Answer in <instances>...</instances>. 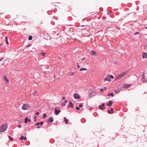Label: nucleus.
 <instances>
[{"label":"nucleus","mask_w":147,"mask_h":147,"mask_svg":"<svg viewBox=\"0 0 147 147\" xmlns=\"http://www.w3.org/2000/svg\"><path fill=\"white\" fill-rule=\"evenodd\" d=\"M105 107V104L104 103H102L101 105H100L99 106V109L102 110H103L104 109Z\"/></svg>","instance_id":"423d86ee"},{"label":"nucleus","mask_w":147,"mask_h":147,"mask_svg":"<svg viewBox=\"0 0 147 147\" xmlns=\"http://www.w3.org/2000/svg\"><path fill=\"white\" fill-rule=\"evenodd\" d=\"M69 106H70L72 108H73L74 107V105H73V104L72 103V102H71L69 103Z\"/></svg>","instance_id":"f3484780"},{"label":"nucleus","mask_w":147,"mask_h":147,"mask_svg":"<svg viewBox=\"0 0 147 147\" xmlns=\"http://www.w3.org/2000/svg\"><path fill=\"white\" fill-rule=\"evenodd\" d=\"M87 70V69L86 68H80V71H82L83 70Z\"/></svg>","instance_id":"4be33fe9"},{"label":"nucleus","mask_w":147,"mask_h":147,"mask_svg":"<svg viewBox=\"0 0 147 147\" xmlns=\"http://www.w3.org/2000/svg\"><path fill=\"white\" fill-rule=\"evenodd\" d=\"M75 74V72H71L69 74V76H72L74 75Z\"/></svg>","instance_id":"5701e85b"},{"label":"nucleus","mask_w":147,"mask_h":147,"mask_svg":"<svg viewBox=\"0 0 147 147\" xmlns=\"http://www.w3.org/2000/svg\"><path fill=\"white\" fill-rule=\"evenodd\" d=\"M111 78L113 79L114 77L111 75H108L107 77L104 79V81H107L108 82H110L111 81Z\"/></svg>","instance_id":"7ed1b4c3"},{"label":"nucleus","mask_w":147,"mask_h":147,"mask_svg":"<svg viewBox=\"0 0 147 147\" xmlns=\"http://www.w3.org/2000/svg\"><path fill=\"white\" fill-rule=\"evenodd\" d=\"M113 103V101L111 100H110L109 101V103L107 105L109 107L110 106L112 105Z\"/></svg>","instance_id":"f8f14e48"},{"label":"nucleus","mask_w":147,"mask_h":147,"mask_svg":"<svg viewBox=\"0 0 147 147\" xmlns=\"http://www.w3.org/2000/svg\"><path fill=\"white\" fill-rule=\"evenodd\" d=\"M91 54L92 55H95L96 56L97 55V53H96V52L93 51H92L91 52Z\"/></svg>","instance_id":"9d476101"},{"label":"nucleus","mask_w":147,"mask_h":147,"mask_svg":"<svg viewBox=\"0 0 147 147\" xmlns=\"http://www.w3.org/2000/svg\"><path fill=\"white\" fill-rule=\"evenodd\" d=\"M47 117V115L46 114H44L43 115V117L44 118H45Z\"/></svg>","instance_id":"c85d7f7f"},{"label":"nucleus","mask_w":147,"mask_h":147,"mask_svg":"<svg viewBox=\"0 0 147 147\" xmlns=\"http://www.w3.org/2000/svg\"><path fill=\"white\" fill-rule=\"evenodd\" d=\"M64 121L65 122V124H67L68 122V120H67L66 118L65 117H64Z\"/></svg>","instance_id":"2eb2a0df"},{"label":"nucleus","mask_w":147,"mask_h":147,"mask_svg":"<svg viewBox=\"0 0 147 147\" xmlns=\"http://www.w3.org/2000/svg\"><path fill=\"white\" fill-rule=\"evenodd\" d=\"M7 127V124L2 125L0 128V132H2L5 131Z\"/></svg>","instance_id":"f257e3e1"},{"label":"nucleus","mask_w":147,"mask_h":147,"mask_svg":"<svg viewBox=\"0 0 147 147\" xmlns=\"http://www.w3.org/2000/svg\"><path fill=\"white\" fill-rule=\"evenodd\" d=\"M65 97H62V99L63 100H64V99H65Z\"/></svg>","instance_id":"a18cd8bd"},{"label":"nucleus","mask_w":147,"mask_h":147,"mask_svg":"<svg viewBox=\"0 0 147 147\" xmlns=\"http://www.w3.org/2000/svg\"><path fill=\"white\" fill-rule=\"evenodd\" d=\"M103 89H104V90H106V87H104L103 88H102Z\"/></svg>","instance_id":"a19ab883"},{"label":"nucleus","mask_w":147,"mask_h":147,"mask_svg":"<svg viewBox=\"0 0 147 147\" xmlns=\"http://www.w3.org/2000/svg\"><path fill=\"white\" fill-rule=\"evenodd\" d=\"M35 114L37 115H38L39 114V113L38 112H36V113Z\"/></svg>","instance_id":"e433bc0d"},{"label":"nucleus","mask_w":147,"mask_h":147,"mask_svg":"<svg viewBox=\"0 0 147 147\" xmlns=\"http://www.w3.org/2000/svg\"><path fill=\"white\" fill-rule=\"evenodd\" d=\"M55 114L56 115H58L59 113L60 112V110H57V108H55Z\"/></svg>","instance_id":"1a4fd4ad"},{"label":"nucleus","mask_w":147,"mask_h":147,"mask_svg":"<svg viewBox=\"0 0 147 147\" xmlns=\"http://www.w3.org/2000/svg\"><path fill=\"white\" fill-rule=\"evenodd\" d=\"M74 97L75 98L78 99H79L80 98V96L77 93H75L74 95Z\"/></svg>","instance_id":"39448f33"},{"label":"nucleus","mask_w":147,"mask_h":147,"mask_svg":"<svg viewBox=\"0 0 147 147\" xmlns=\"http://www.w3.org/2000/svg\"><path fill=\"white\" fill-rule=\"evenodd\" d=\"M114 91L115 93L116 94L118 93L119 92V90H115Z\"/></svg>","instance_id":"b1692460"},{"label":"nucleus","mask_w":147,"mask_h":147,"mask_svg":"<svg viewBox=\"0 0 147 147\" xmlns=\"http://www.w3.org/2000/svg\"><path fill=\"white\" fill-rule=\"evenodd\" d=\"M111 113H113V108H111Z\"/></svg>","instance_id":"f704fd0d"},{"label":"nucleus","mask_w":147,"mask_h":147,"mask_svg":"<svg viewBox=\"0 0 147 147\" xmlns=\"http://www.w3.org/2000/svg\"><path fill=\"white\" fill-rule=\"evenodd\" d=\"M37 117L35 116L34 117V118L35 119L34 120V121H36V118Z\"/></svg>","instance_id":"4c0bfd02"},{"label":"nucleus","mask_w":147,"mask_h":147,"mask_svg":"<svg viewBox=\"0 0 147 147\" xmlns=\"http://www.w3.org/2000/svg\"><path fill=\"white\" fill-rule=\"evenodd\" d=\"M139 33V32H137L134 33V35H136L138 34Z\"/></svg>","instance_id":"72a5a7b5"},{"label":"nucleus","mask_w":147,"mask_h":147,"mask_svg":"<svg viewBox=\"0 0 147 147\" xmlns=\"http://www.w3.org/2000/svg\"><path fill=\"white\" fill-rule=\"evenodd\" d=\"M107 112L109 113V114H110L111 113V111H110V110H108V111H107Z\"/></svg>","instance_id":"ea45409f"},{"label":"nucleus","mask_w":147,"mask_h":147,"mask_svg":"<svg viewBox=\"0 0 147 147\" xmlns=\"http://www.w3.org/2000/svg\"><path fill=\"white\" fill-rule=\"evenodd\" d=\"M95 93L94 92H92L91 94H90V97H91L92 96H93L94 95Z\"/></svg>","instance_id":"a211bd4d"},{"label":"nucleus","mask_w":147,"mask_h":147,"mask_svg":"<svg viewBox=\"0 0 147 147\" xmlns=\"http://www.w3.org/2000/svg\"><path fill=\"white\" fill-rule=\"evenodd\" d=\"M86 58L85 57L82 58L81 59L83 61H84L85 60Z\"/></svg>","instance_id":"c756f323"},{"label":"nucleus","mask_w":147,"mask_h":147,"mask_svg":"<svg viewBox=\"0 0 147 147\" xmlns=\"http://www.w3.org/2000/svg\"><path fill=\"white\" fill-rule=\"evenodd\" d=\"M32 37L31 36H29L28 37V39L29 40H31L32 39Z\"/></svg>","instance_id":"aec40b11"},{"label":"nucleus","mask_w":147,"mask_h":147,"mask_svg":"<svg viewBox=\"0 0 147 147\" xmlns=\"http://www.w3.org/2000/svg\"><path fill=\"white\" fill-rule=\"evenodd\" d=\"M72 32V35H73L74 34L75 35L76 33V32L75 31H73Z\"/></svg>","instance_id":"7c9ffc66"},{"label":"nucleus","mask_w":147,"mask_h":147,"mask_svg":"<svg viewBox=\"0 0 147 147\" xmlns=\"http://www.w3.org/2000/svg\"><path fill=\"white\" fill-rule=\"evenodd\" d=\"M127 74V71H126L125 72H123L122 73H121L120 74H119L118 75L115 79V80H117L118 79H119L123 76L126 75Z\"/></svg>","instance_id":"f03ea898"},{"label":"nucleus","mask_w":147,"mask_h":147,"mask_svg":"<svg viewBox=\"0 0 147 147\" xmlns=\"http://www.w3.org/2000/svg\"><path fill=\"white\" fill-rule=\"evenodd\" d=\"M4 79L5 80L6 82L7 83H9V81L8 79L6 78V76H3Z\"/></svg>","instance_id":"ddd939ff"},{"label":"nucleus","mask_w":147,"mask_h":147,"mask_svg":"<svg viewBox=\"0 0 147 147\" xmlns=\"http://www.w3.org/2000/svg\"><path fill=\"white\" fill-rule=\"evenodd\" d=\"M111 96L112 97H113L114 95L113 93H111L110 94H108V96Z\"/></svg>","instance_id":"dca6fc26"},{"label":"nucleus","mask_w":147,"mask_h":147,"mask_svg":"<svg viewBox=\"0 0 147 147\" xmlns=\"http://www.w3.org/2000/svg\"><path fill=\"white\" fill-rule=\"evenodd\" d=\"M24 139L25 140H26L27 139V138L26 137H24Z\"/></svg>","instance_id":"c03bdc74"},{"label":"nucleus","mask_w":147,"mask_h":147,"mask_svg":"<svg viewBox=\"0 0 147 147\" xmlns=\"http://www.w3.org/2000/svg\"><path fill=\"white\" fill-rule=\"evenodd\" d=\"M7 39H8V38H7V36H6V37H5V41H6V43L7 44H8V41Z\"/></svg>","instance_id":"412c9836"},{"label":"nucleus","mask_w":147,"mask_h":147,"mask_svg":"<svg viewBox=\"0 0 147 147\" xmlns=\"http://www.w3.org/2000/svg\"><path fill=\"white\" fill-rule=\"evenodd\" d=\"M142 58L144 59L147 58V54L146 53H143Z\"/></svg>","instance_id":"9b49d317"},{"label":"nucleus","mask_w":147,"mask_h":147,"mask_svg":"<svg viewBox=\"0 0 147 147\" xmlns=\"http://www.w3.org/2000/svg\"><path fill=\"white\" fill-rule=\"evenodd\" d=\"M31 121V120L30 119H28V118L27 117H26L25 119L24 123H26L28 122L30 123V122Z\"/></svg>","instance_id":"0eeeda50"},{"label":"nucleus","mask_w":147,"mask_h":147,"mask_svg":"<svg viewBox=\"0 0 147 147\" xmlns=\"http://www.w3.org/2000/svg\"><path fill=\"white\" fill-rule=\"evenodd\" d=\"M80 108L78 107H76V109L77 110H79L80 109Z\"/></svg>","instance_id":"2f4dec72"},{"label":"nucleus","mask_w":147,"mask_h":147,"mask_svg":"<svg viewBox=\"0 0 147 147\" xmlns=\"http://www.w3.org/2000/svg\"><path fill=\"white\" fill-rule=\"evenodd\" d=\"M67 100H65L64 101V103H67Z\"/></svg>","instance_id":"79ce46f5"},{"label":"nucleus","mask_w":147,"mask_h":147,"mask_svg":"<svg viewBox=\"0 0 147 147\" xmlns=\"http://www.w3.org/2000/svg\"><path fill=\"white\" fill-rule=\"evenodd\" d=\"M24 137L23 136H22L20 138V140H22L24 139Z\"/></svg>","instance_id":"bb28decb"},{"label":"nucleus","mask_w":147,"mask_h":147,"mask_svg":"<svg viewBox=\"0 0 147 147\" xmlns=\"http://www.w3.org/2000/svg\"><path fill=\"white\" fill-rule=\"evenodd\" d=\"M92 109V108H90V110H91Z\"/></svg>","instance_id":"de8ad7c7"},{"label":"nucleus","mask_w":147,"mask_h":147,"mask_svg":"<svg viewBox=\"0 0 147 147\" xmlns=\"http://www.w3.org/2000/svg\"><path fill=\"white\" fill-rule=\"evenodd\" d=\"M8 138H9V140H10L12 141L13 140V138L11 137L10 136H9Z\"/></svg>","instance_id":"393cba45"},{"label":"nucleus","mask_w":147,"mask_h":147,"mask_svg":"<svg viewBox=\"0 0 147 147\" xmlns=\"http://www.w3.org/2000/svg\"><path fill=\"white\" fill-rule=\"evenodd\" d=\"M43 122L42 121L40 123L38 122L36 124V125L37 126H38L37 127L38 128H39L40 127L38 126L39 125H42L43 124Z\"/></svg>","instance_id":"6e6552de"},{"label":"nucleus","mask_w":147,"mask_h":147,"mask_svg":"<svg viewBox=\"0 0 147 147\" xmlns=\"http://www.w3.org/2000/svg\"><path fill=\"white\" fill-rule=\"evenodd\" d=\"M3 58H2L1 59H0V61H1L3 59Z\"/></svg>","instance_id":"49530a36"},{"label":"nucleus","mask_w":147,"mask_h":147,"mask_svg":"<svg viewBox=\"0 0 147 147\" xmlns=\"http://www.w3.org/2000/svg\"><path fill=\"white\" fill-rule=\"evenodd\" d=\"M1 45V44H0V45Z\"/></svg>","instance_id":"8fccbe9b"},{"label":"nucleus","mask_w":147,"mask_h":147,"mask_svg":"<svg viewBox=\"0 0 147 147\" xmlns=\"http://www.w3.org/2000/svg\"><path fill=\"white\" fill-rule=\"evenodd\" d=\"M146 27V28H147V27Z\"/></svg>","instance_id":"09e8293b"},{"label":"nucleus","mask_w":147,"mask_h":147,"mask_svg":"<svg viewBox=\"0 0 147 147\" xmlns=\"http://www.w3.org/2000/svg\"><path fill=\"white\" fill-rule=\"evenodd\" d=\"M79 107H83V105L82 104H79Z\"/></svg>","instance_id":"473e14b6"},{"label":"nucleus","mask_w":147,"mask_h":147,"mask_svg":"<svg viewBox=\"0 0 147 147\" xmlns=\"http://www.w3.org/2000/svg\"><path fill=\"white\" fill-rule=\"evenodd\" d=\"M104 90V89H103L102 88H101L100 89V92H102Z\"/></svg>","instance_id":"c9c22d12"},{"label":"nucleus","mask_w":147,"mask_h":147,"mask_svg":"<svg viewBox=\"0 0 147 147\" xmlns=\"http://www.w3.org/2000/svg\"><path fill=\"white\" fill-rule=\"evenodd\" d=\"M43 56H44L45 55H46V53H44L43 52H41V53H40Z\"/></svg>","instance_id":"a878e982"},{"label":"nucleus","mask_w":147,"mask_h":147,"mask_svg":"<svg viewBox=\"0 0 147 147\" xmlns=\"http://www.w3.org/2000/svg\"><path fill=\"white\" fill-rule=\"evenodd\" d=\"M130 86V85L125 84L123 86L124 88H129Z\"/></svg>","instance_id":"4468645a"},{"label":"nucleus","mask_w":147,"mask_h":147,"mask_svg":"<svg viewBox=\"0 0 147 147\" xmlns=\"http://www.w3.org/2000/svg\"><path fill=\"white\" fill-rule=\"evenodd\" d=\"M49 121L51 123L53 122V120L52 118L51 117L49 118Z\"/></svg>","instance_id":"6ab92c4d"},{"label":"nucleus","mask_w":147,"mask_h":147,"mask_svg":"<svg viewBox=\"0 0 147 147\" xmlns=\"http://www.w3.org/2000/svg\"><path fill=\"white\" fill-rule=\"evenodd\" d=\"M77 67L78 68H79L80 67V66L78 65V63H77Z\"/></svg>","instance_id":"37998d69"},{"label":"nucleus","mask_w":147,"mask_h":147,"mask_svg":"<svg viewBox=\"0 0 147 147\" xmlns=\"http://www.w3.org/2000/svg\"><path fill=\"white\" fill-rule=\"evenodd\" d=\"M65 105V103L64 102H63L61 104V106H64Z\"/></svg>","instance_id":"cd10ccee"},{"label":"nucleus","mask_w":147,"mask_h":147,"mask_svg":"<svg viewBox=\"0 0 147 147\" xmlns=\"http://www.w3.org/2000/svg\"><path fill=\"white\" fill-rule=\"evenodd\" d=\"M30 105L28 104H24L22 107V109L23 110H26L29 109H30Z\"/></svg>","instance_id":"20e7f679"},{"label":"nucleus","mask_w":147,"mask_h":147,"mask_svg":"<svg viewBox=\"0 0 147 147\" xmlns=\"http://www.w3.org/2000/svg\"><path fill=\"white\" fill-rule=\"evenodd\" d=\"M18 127L19 128H20V127H21V125H18Z\"/></svg>","instance_id":"58836bf2"}]
</instances>
